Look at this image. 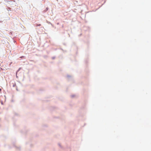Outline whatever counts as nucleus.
<instances>
[{"label":"nucleus","instance_id":"f257e3e1","mask_svg":"<svg viewBox=\"0 0 151 151\" xmlns=\"http://www.w3.org/2000/svg\"><path fill=\"white\" fill-rule=\"evenodd\" d=\"M40 24H39L38 26H40Z\"/></svg>","mask_w":151,"mask_h":151}]
</instances>
